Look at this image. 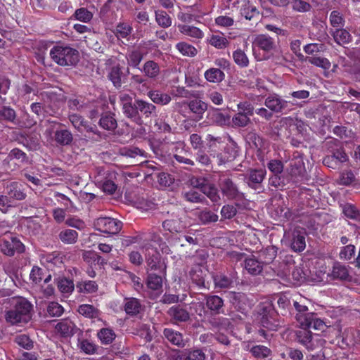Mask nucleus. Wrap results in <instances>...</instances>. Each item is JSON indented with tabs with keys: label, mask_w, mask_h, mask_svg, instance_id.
<instances>
[{
	"label": "nucleus",
	"mask_w": 360,
	"mask_h": 360,
	"mask_svg": "<svg viewBox=\"0 0 360 360\" xmlns=\"http://www.w3.org/2000/svg\"><path fill=\"white\" fill-rule=\"evenodd\" d=\"M11 303L13 308L6 312V321L13 325L27 321L32 308L31 303L23 297H13Z\"/></svg>",
	"instance_id": "f257e3e1"
},
{
	"label": "nucleus",
	"mask_w": 360,
	"mask_h": 360,
	"mask_svg": "<svg viewBox=\"0 0 360 360\" xmlns=\"http://www.w3.org/2000/svg\"><path fill=\"white\" fill-rule=\"evenodd\" d=\"M51 59L61 66L75 65L79 61V52L70 46H55L50 51Z\"/></svg>",
	"instance_id": "f03ea898"
},
{
	"label": "nucleus",
	"mask_w": 360,
	"mask_h": 360,
	"mask_svg": "<svg viewBox=\"0 0 360 360\" xmlns=\"http://www.w3.org/2000/svg\"><path fill=\"white\" fill-rule=\"evenodd\" d=\"M156 115V107L151 103L142 99H136L134 102L133 111L131 112L128 118L139 125L143 122L142 116L149 118Z\"/></svg>",
	"instance_id": "7ed1b4c3"
},
{
	"label": "nucleus",
	"mask_w": 360,
	"mask_h": 360,
	"mask_svg": "<svg viewBox=\"0 0 360 360\" xmlns=\"http://www.w3.org/2000/svg\"><path fill=\"white\" fill-rule=\"evenodd\" d=\"M219 186L221 193L229 200H238L243 197L238 185L226 174L221 173L219 178Z\"/></svg>",
	"instance_id": "20e7f679"
},
{
	"label": "nucleus",
	"mask_w": 360,
	"mask_h": 360,
	"mask_svg": "<svg viewBox=\"0 0 360 360\" xmlns=\"http://www.w3.org/2000/svg\"><path fill=\"white\" fill-rule=\"evenodd\" d=\"M0 250L4 255L12 257L15 253L23 252L25 246L16 237L9 234L0 239Z\"/></svg>",
	"instance_id": "39448f33"
},
{
	"label": "nucleus",
	"mask_w": 360,
	"mask_h": 360,
	"mask_svg": "<svg viewBox=\"0 0 360 360\" xmlns=\"http://www.w3.org/2000/svg\"><path fill=\"white\" fill-rule=\"evenodd\" d=\"M266 175L264 168H250L244 175V182L252 189L258 190L262 188V182Z\"/></svg>",
	"instance_id": "423d86ee"
},
{
	"label": "nucleus",
	"mask_w": 360,
	"mask_h": 360,
	"mask_svg": "<svg viewBox=\"0 0 360 360\" xmlns=\"http://www.w3.org/2000/svg\"><path fill=\"white\" fill-rule=\"evenodd\" d=\"M94 225L98 231L109 234H117L122 226L120 221L110 217H99L94 221Z\"/></svg>",
	"instance_id": "0eeeda50"
},
{
	"label": "nucleus",
	"mask_w": 360,
	"mask_h": 360,
	"mask_svg": "<svg viewBox=\"0 0 360 360\" xmlns=\"http://www.w3.org/2000/svg\"><path fill=\"white\" fill-rule=\"evenodd\" d=\"M230 302L235 309L242 313H245L252 305V300L243 292H232L230 295Z\"/></svg>",
	"instance_id": "6e6552de"
},
{
	"label": "nucleus",
	"mask_w": 360,
	"mask_h": 360,
	"mask_svg": "<svg viewBox=\"0 0 360 360\" xmlns=\"http://www.w3.org/2000/svg\"><path fill=\"white\" fill-rule=\"evenodd\" d=\"M298 323L300 328H314L319 330H322L325 327L323 321L317 318L314 313L309 314L307 316L300 315L298 317Z\"/></svg>",
	"instance_id": "1a4fd4ad"
},
{
	"label": "nucleus",
	"mask_w": 360,
	"mask_h": 360,
	"mask_svg": "<svg viewBox=\"0 0 360 360\" xmlns=\"http://www.w3.org/2000/svg\"><path fill=\"white\" fill-rule=\"evenodd\" d=\"M264 105L272 112L279 113L287 108L288 102L277 94H271L265 98Z\"/></svg>",
	"instance_id": "9d476101"
},
{
	"label": "nucleus",
	"mask_w": 360,
	"mask_h": 360,
	"mask_svg": "<svg viewBox=\"0 0 360 360\" xmlns=\"http://www.w3.org/2000/svg\"><path fill=\"white\" fill-rule=\"evenodd\" d=\"M172 152L174 158L179 163L189 166L195 165V162L188 158L190 155V152L189 150L185 149L184 143H177L172 149Z\"/></svg>",
	"instance_id": "9b49d317"
},
{
	"label": "nucleus",
	"mask_w": 360,
	"mask_h": 360,
	"mask_svg": "<svg viewBox=\"0 0 360 360\" xmlns=\"http://www.w3.org/2000/svg\"><path fill=\"white\" fill-rule=\"evenodd\" d=\"M55 330L61 337L68 338L76 333L77 328L70 319H64L55 326Z\"/></svg>",
	"instance_id": "f8f14e48"
},
{
	"label": "nucleus",
	"mask_w": 360,
	"mask_h": 360,
	"mask_svg": "<svg viewBox=\"0 0 360 360\" xmlns=\"http://www.w3.org/2000/svg\"><path fill=\"white\" fill-rule=\"evenodd\" d=\"M306 231L304 229L295 228L292 233L291 248L295 252H302L305 249Z\"/></svg>",
	"instance_id": "ddd939ff"
},
{
	"label": "nucleus",
	"mask_w": 360,
	"mask_h": 360,
	"mask_svg": "<svg viewBox=\"0 0 360 360\" xmlns=\"http://www.w3.org/2000/svg\"><path fill=\"white\" fill-rule=\"evenodd\" d=\"M206 308L212 314L224 313V300L218 295H208L205 298Z\"/></svg>",
	"instance_id": "4468645a"
},
{
	"label": "nucleus",
	"mask_w": 360,
	"mask_h": 360,
	"mask_svg": "<svg viewBox=\"0 0 360 360\" xmlns=\"http://www.w3.org/2000/svg\"><path fill=\"white\" fill-rule=\"evenodd\" d=\"M163 337L172 345L178 347H184L186 341L181 333L171 328H166L163 330Z\"/></svg>",
	"instance_id": "2eb2a0df"
},
{
	"label": "nucleus",
	"mask_w": 360,
	"mask_h": 360,
	"mask_svg": "<svg viewBox=\"0 0 360 360\" xmlns=\"http://www.w3.org/2000/svg\"><path fill=\"white\" fill-rule=\"evenodd\" d=\"M129 74V68L127 69V73L124 74L122 72V68L119 65H117L110 69L108 73V77L112 82L115 87L120 88Z\"/></svg>",
	"instance_id": "dca6fc26"
},
{
	"label": "nucleus",
	"mask_w": 360,
	"mask_h": 360,
	"mask_svg": "<svg viewBox=\"0 0 360 360\" xmlns=\"http://www.w3.org/2000/svg\"><path fill=\"white\" fill-rule=\"evenodd\" d=\"M6 193L7 197L16 200H22L25 199L27 195L24 192L23 186L21 184L12 181L6 184Z\"/></svg>",
	"instance_id": "f3484780"
},
{
	"label": "nucleus",
	"mask_w": 360,
	"mask_h": 360,
	"mask_svg": "<svg viewBox=\"0 0 360 360\" xmlns=\"http://www.w3.org/2000/svg\"><path fill=\"white\" fill-rule=\"evenodd\" d=\"M167 314L176 323L186 322L190 319L189 312L181 305L172 306L169 309Z\"/></svg>",
	"instance_id": "a211bd4d"
},
{
	"label": "nucleus",
	"mask_w": 360,
	"mask_h": 360,
	"mask_svg": "<svg viewBox=\"0 0 360 360\" xmlns=\"http://www.w3.org/2000/svg\"><path fill=\"white\" fill-rule=\"evenodd\" d=\"M162 226L165 231H168L172 233H181L186 228L185 224L178 216H174L172 219L165 220Z\"/></svg>",
	"instance_id": "6ab92c4d"
},
{
	"label": "nucleus",
	"mask_w": 360,
	"mask_h": 360,
	"mask_svg": "<svg viewBox=\"0 0 360 360\" xmlns=\"http://www.w3.org/2000/svg\"><path fill=\"white\" fill-rule=\"evenodd\" d=\"M329 276H331L333 279H338L342 281H349L351 278L349 272V266L340 262H335L333 264Z\"/></svg>",
	"instance_id": "aec40b11"
},
{
	"label": "nucleus",
	"mask_w": 360,
	"mask_h": 360,
	"mask_svg": "<svg viewBox=\"0 0 360 360\" xmlns=\"http://www.w3.org/2000/svg\"><path fill=\"white\" fill-rule=\"evenodd\" d=\"M253 45L265 51H270L274 48V40L268 35L259 34L255 37Z\"/></svg>",
	"instance_id": "412c9836"
},
{
	"label": "nucleus",
	"mask_w": 360,
	"mask_h": 360,
	"mask_svg": "<svg viewBox=\"0 0 360 360\" xmlns=\"http://www.w3.org/2000/svg\"><path fill=\"white\" fill-rule=\"evenodd\" d=\"M143 56L144 54L139 48H134L133 49L129 50L126 55L128 65L138 68Z\"/></svg>",
	"instance_id": "4be33fe9"
},
{
	"label": "nucleus",
	"mask_w": 360,
	"mask_h": 360,
	"mask_svg": "<svg viewBox=\"0 0 360 360\" xmlns=\"http://www.w3.org/2000/svg\"><path fill=\"white\" fill-rule=\"evenodd\" d=\"M146 250L147 252L146 253V259L148 268L150 270L158 269L160 267V258L159 253L152 248H148Z\"/></svg>",
	"instance_id": "5701e85b"
},
{
	"label": "nucleus",
	"mask_w": 360,
	"mask_h": 360,
	"mask_svg": "<svg viewBox=\"0 0 360 360\" xmlns=\"http://www.w3.org/2000/svg\"><path fill=\"white\" fill-rule=\"evenodd\" d=\"M124 311L131 316H135L140 313L142 309V305L140 301L134 297H128L124 299Z\"/></svg>",
	"instance_id": "b1692460"
},
{
	"label": "nucleus",
	"mask_w": 360,
	"mask_h": 360,
	"mask_svg": "<svg viewBox=\"0 0 360 360\" xmlns=\"http://www.w3.org/2000/svg\"><path fill=\"white\" fill-rule=\"evenodd\" d=\"M147 96L155 104L165 105L168 104L171 100V96L160 90H151L147 94Z\"/></svg>",
	"instance_id": "393cba45"
},
{
	"label": "nucleus",
	"mask_w": 360,
	"mask_h": 360,
	"mask_svg": "<svg viewBox=\"0 0 360 360\" xmlns=\"http://www.w3.org/2000/svg\"><path fill=\"white\" fill-rule=\"evenodd\" d=\"M290 174L292 176L301 175L304 169L303 158L300 155L295 156L290 162Z\"/></svg>",
	"instance_id": "a878e982"
},
{
	"label": "nucleus",
	"mask_w": 360,
	"mask_h": 360,
	"mask_svg": "<svg viewBox=\"0 0 360 360\" xmlns=\"http://www.w3.org/2000/svg\"><path fill=\"white\" fill-rule=\"evenodd\" d=\"M277 255V248L275 246H268L259 252V257L262 264L271 263Z\"/></svg>",
	"instance_id": "bb28decb"
},
{
	"label": "nucleus",
	"mask_w": 360,
	"mask_h": 360,
	"mask_svg": "<svg viewBox=\"0 0 360 360\" xmlns=\"http://www.w3.org/2000/svg\"><path fill=\"white\" fill-rule=\"evenodd\" d=\"M302 329L297 332L298 342L305 346L308 349H313L314 345L311 343L313 337L311 331L308 328H301Z\"/></svg>",
	"instance_id": "cd10ccee"
},
{
	"label": "nucleus",
	"mask_w": 360,
	"mask_h": 360,
	"mask_svg": "<svg viewBox=\"0 0 360 360\" xmlns=\"http://www.w3.org/2000/svg\"><path fill=\"white\" fill-rule=\"evenodd\" d=\"M0 117L6 121L18 124L20 127H23L25 126L21 122L16 120V112L9 106L4 105L0 107Z\"/></svg>",
	"instance_id": "c85d7f7f"
},
{
	"label": "nucleus",
	"mask_w": 360,
	"mask_h": 360,
	"mask_svg": "<svg viewBox=\"0 0 360 360\" xmlns=\"http://www.w3.org/2000/svg\"><path fill=\"white\" fill-rule=\"evenodd\" d=\"M141 71L148 78L155 79L159 75L160 70L157 63L148 60L143 64Z\"/></svg>",
	"instance_id": "c756f323"
},
{
	"label": "nucleus",
	"mask_w": 360,
	"mask_h": 360,
	"mask_svg": "<svg viewBox=\"0 0 360 360\" xmlns=\"http://www.w3.org/2000/svg\"><path fill=\"white\" fill-rule=\"evenodd\" d=\"M178 28L181 34L190 37L202 39L204 37L203 32L195 26L188 25H179Z\"/></svg>",
	"instance_id": "7c9ffc66"
},
{
	"label": "nucleus",
	"mask_w": 360,
	"mask_h": 360,
	"mask_svg": "<svg viewBox=\"0 0 360 360\" xmlns=\"http://www.w3.org/2000/svg\"><path fill=\"white\" fill-rule=\"evenodd\" d=\"M245 269L252 275L259 274L263 269L262 263L254 257L247 258L245 260Z\"/></svg>",
	"instance_id": "2f4dec72"
},
{
	"label": "nucleus",
	"mask_w": 360,
	"mask_h": 360,
	"mask_svg": "<svg viewBox=\"0 0 360 360\" xmlns=\"http://www.w3.org/2000/svg\"><path fill=\"white\" fill-rule=\"evenodd\" d=\"M77 311L79 314L89 319H97L101 314L100 311L96 307L87 304L79 305Z\"/></svg>",
	"instance_id": "473e14b6"
},
{
	"label": "nucleus",
	"mask_w": 360,
	"mask_h": 360,
	"mask_svg": "<svg viewBox=\"0 0 360 360\" xmlns=\"http://www.w3.org/2000/svg\"><path fill=\"white\" fill-rule=\"evenodd\" d=\"M181 195L185 200L192 203H200L206 200L202 192L195 189H190L189 191H184Z\"/></svg>",
	"instance_id": "72a5a7b5"
},
{
	"label": "nucleus",
	"mask_w": 360,
	"mask_h": 360,
	"mask_svg": "<svg viewBox=\"0 0 360 360\" xmlns=\"http://www.w3.org/2000/svg\"><path fill=\"white\" fill-rule=\"evenodd\" d=\"M97 337L101 344L108 345L113 342L116 338V335L111 328H103L98 331Z\"/></svg>",
	"instance_id": "f704fd0d"
},
{
	"label": "nucleus",
	"mask_w": 360,
	"mask_h": 360,
	"mask_svg": "<svg viewBox=\"0 0 360 360\" xmlns=\"http://www.w3.org/2000/svg\"><path fill=\"white\" fill-rule=\"evenodd\" d=\"M119 99L122 106L123 113L128 117L131 112L133 111L132 97L127 93L122 92L119 96Z\"/></svg>",
	"instance_id": "c9c22d12"
},
{
	"label": "nucleus",
	"mask_w": 360,
	"mask_h": 360,
	"mask_svg": "<svg viewBox=\"0 0 360 360\" xmlns=\"http://www.w3.org/2000/svg\"><path fill=\"white\" fill-rule=\"evenodd\" d=\"M207 41L211 46L218 49H224L229 44V40L221 34H212Z\"/></svg>",
	"instance_id": "e433bc0d"
},
{
	"label": "nucleus",
	"mask_w": 360,
	"mask_h": 360,
	"mask_svg": "<svg viewBox=\"0 0 360 360\" xmlns=\"http://www.w3.org/2000/svg\"><path fill=\"white\" fill-rule=\"evenodd\" d=\"M58 238L65 244H74L77 241L78 233L73 229H63L59 233Z\"/></svg>",
	"instance_id": "4c0bfd02"
},
{
	"label": "nucleus",
	"mask_w": 360,
	"mask_h": 360,
	"mask_svg": "<svg viewBox=\"0 0 360 360\" xmlns=\"http://www.w3.org/2000/svg\"><path fill=\"white\" fill-rule=\"evenodd\" d=\"M54 136L55 141L62 146L69 145L73 140L72 133L68 129L56 130Z\"/></svg>",
	"instance_id": "58836bf2"
},
{
	"label": "nucleus",
	"mask_w": 360,
	"mask_h": 360,
	"mask_svg": "<svg viewBox=\"0 0 360 360\" xmlns=\"http://www.w3.org/2000/svg\"><path fill=\"white\" fill-rule=\"evenodd\" d=\"M99 125L106 130H114L117 128V124L114 115L111 113H105L102 115Z\"/></svg>",
	"instance_id": "ea45409f"
},
{
	"label": "nucleus",
	"mask_w": 360,
	"mask_h": 360,
	"mask_svg": "<svg viewBox=\"0 0 360 360\" xmlns=\"http://www.w3.org/2000/svg\"><path fill=\"white\" fill-rule=\"evenodd\" d=\"M205 355L200 349L185 351L179 355L175 360H205Z\"/></svg>",
	"instance_id": "a19ab883"
},
{
	"label": "nucleus",
	"mask_w": 360,
	"mask_h": 360,
	"mask_svg": "<svg viewBox=\"0 0 360 360\" xmlns=\"http://www.w3.org/2000/svg\"><path fill=\"white\" fill-rule=\"evenodd\" d=\"M205 79L213 83H219L221 82L225 77L224 73L219 68H210L205 72Z\"/></svg>",
	"instance_id": "79ce46f5"
},
{
	"label": "nucleus",
	"mask_w": 360,
	"mask_h": 360,
	"mask_svg": "<svg viewBox=\"0 0 360 360\" xmlns=\"http://www.w3.org/2000/svg\"><path fill=\"white\" fill-rule=\"evenodd\" d=\"M188 106L190 110L198 115L200 118L202 117V115L207 108V105L205 102L198 99L189 101Z\"/></svg>",
	"instance_id": "37998d69"
},
{
	"label": "nucleus",
	"mask_w": 360,
	"mask_h": 360,
	"mask_svg": "<svg viewBox=\"0 0 360 360\" xmlns=\"http://www.w3.org/2000/svg\"><path fill=\"white\" fill-rule=\"evenodd\" d=\"M333 38L340 45L349 43L352 39L350 33L345 29H337L333 32Z\"/></svg>",
	"instance_id": "c03bdc74"
},
{
	"label": "nucleus",
	"mask_w": 360,
	"mask_h": 360,
	"mask_svg": "<svg viewBox=\"0 0 360 360\" xmlns=\"http://www.w3.org/2000/svg\"><path fill=\"white\" fill-rule=\"evenodd\" d=\"M57 286L61 293L67 295L72 292L75 288L73 281L64 277L57 280Z\"/></svg>",
	"instance_id": "a18cd8bd"
},
{
	"label": "nucleus",
	"mask_w": 360,
	"mask_h": 360,
	"mask_svg": "<svg viewBox=\"0 0 360 360\" xmlns=\"http://www.w3.org/2000/svg\"><path fill=\"white\" fill-rule=\"evenodd\" d=\"M76 288L79 292L82 293H93L98 290L97 284L93 281L78 282L76 285Z\"/></svg>",
	"instance_id": "49530a36"
},
{
	"label": "nucleus",
	"mask_w": 360,
	"mask_h": 360,
	"mask_svg": "<svg viewBox=\"0 0 360 360\" xmlns=\"http://www.w3.org/2000/svg\"><path fill=\"white\" fill-rule=\"evenodd\" d=\"M145 152L137 147H123L119 150V154L122 156L134 158L137 156H144Z\"/></svg>",
	"instance_id": "de8ad7c7"
},
{
	"label": "nucleus",
	"mask_w": 360,
	"mask_h": 360,
	"mask_svg": "<svg viewBox=\"0 0 360 360\" xmlns=\"http://www.w3.org/2000/svg\"><path fill=\"white\" fill-rule=\"evenodd\" d=\"M233 59L236 65L240 68H246L249 65V59L246 53L238 49L233 52Z\"/></svg>",
	"instance_id": "09e8293b"
},
{
	"label": "nucleus",
	"mask_w": 360,
	"mask_h": 360,
	"mask_svg": "<svg viewBox=\"0 0 360 360\" xmlns=\"http://www.w3.org/2000/svg\"><path fill=\"white\" fill-rule=\"evenodd\" d=\"M176 49L184 56L194 57L197 55V49L186 42H179L176 45Z\"/></svg>",
	"instance_id": "8fccbe9b"
},
{
	"label": "nucleus",
	"mask_w": 360,
	"mask_h": 360,
	"mask_svg": "<svg viewBox=\"0 0 360 360\" xmlns=\"http://www.w3.org/2000/svg\"><path fill=\"white\" fill-rule=\"evenodd\" d=\"M276 314H268L267 316H257V320L259 321L261 325L271 330H275L278 324L276 323Z\"/></svg>",
	"instance_id": "3c124183"
},
{
	"label": "nucleus",
	"mask_w": 360,
	"mask_h": 360,
	"mask_svg": "<svg viewBox=\"0 0 360 360\" xmlns=\"http://www.w3.org/2000/svg\"><path fill=\"white\" fill-rule=\"evenodd\" d=\"M133 30L131 25L128 22H120L115 28V34L117 38L128 37Z\"/></svg>",
	"instance_id": "603ef678"
},
{
	"label": "nucleus",
	"mask_w": 360,
	"mask_h": 360,
	"mask_svg": "<svg viewBox=\"0 0 360 360\" xmlns=\"http://www.w3.org/2000/svg\"><path fill=\"white\" fill-rule=\"evenodd\" d=\"M247 141L252 144V148L260 150L264 146V140L256 132L250 131L247 134Z\"/></svg>",
	"instance_id": "864d4df0"
},
{
	"label": "nucleus",
	"mask_w": 360,
	"mask_h": 360,
	"mask_svg": "<svg viewBox=\"0 0 360 360\" xmlns=\"http://www.w3.org/2000/svg\"><path fill=\"white\" fill-rule=\"evenodd\" d=\"M356 252V248L354 245L349 244L341 248L339 252L340 259L349 261L354 258Z\"/></svg>",
	"instance_id": "5fc2aeb1"
},
{
	"label": "nucleus",
	"mask_w": 360,
	"mask_h": 360,
	"mask_svg": "<svg viewBox=\"0 0 360 360\" xmlns=\"http://www.w3.org/2000/svg\"><path fill=\"white\" fill-rule=\"evenodd\" d=\"M155 20L157 23L164 28L169 27L172 25L171 18L164 11H155Z\"/></svg>",
	"instance_id": "6e6d98bb"
},
{
	"label": "nucleus",
	"mask_w": 360,
	"mask_h": 360,
	"mask_svg": "<svg viewBox=\"0 0 360 360\" xmlns=\"http://www.w3.org/2000/svg\"><path fill=\"white\" fill-rule=\"evenodd\" d=\"M304 61L314 65L317 67L321 68L324 70H328L330 68V61L325 58L321 57H305Z\"/></svg>",
	"instance_id": "4d7b16f0"
},
{
	"label": "nucleus",
	"mask_w": 360,
	"mask_h": 360,
	"mask_svg": "<svg viewBox=\"0 0 360 360\" xmlns=\"http://www.w3.org/2000/svg\"><path fill=\"white\" fill-rule=\"evenodd\" d=\"M74 17L76 20L86 23L93 18V13L86 8H80L75 11Z\"/></svg>",
	"instance_id": "13d9d810"
},
{
	"label": "nucleus",
	"mask_w": 360,
	"mask_h": 360,
	"mask_svg": "<svg viewBox=\"0 0 360 360\" xmlns=\"http://www.w3.org/2000/svg\"><path fill=\"white\" fill-rule=\"evenodd\" d=\"M78 347L86 354H94L96 352L98 347L88 340H79Z\"/></svg>",
	"instance_id": "bf43d9fd"
},
{
	"label": "nucleus",
	"mask_w": 360,
	"mask_h": 360,
	"mask_svg": "<svg viewBox=\"0 0 360 360\" xmlns=\"http://www.w3.org/2000/svg\"><path fill=\"white\" fill-rule=\"evenodd\" d=\"M291 6L294 11L299 13H307L311 9V4L303 0H292Z\"/></svg>",
	"instance_id": "052dcab7"
},
{
	"label": "nucleus",
	"mask_w": 360,
	"mask_h": 360,
	"mask_svg": "<svg viewBox=\"0 0 360 360\" xmlns=\"http://www.w3.org/2000/svg\"><path fill=\"white\" fill-rule=\"evenodd\" d=\"M148 287L153 290H159L162 286V277L154 274H149L147 281Z\"/></svg>",
	"instance_id": "680f3d73"
},
{
	"label": "nucleus",
	"mask_w": 360,
	"mask_h": 360,
	"mask_svg": "<svg viewBox=\"0 0 360 360\" xmlns=\"http://www.w3.org/2000/svg\"><path fill=\"white\" fill-rule=\"evenodd\" d=\"M202 193L206 195L214 202H217L220 200L218 190L214 185L210 184L204 186Z\"/></svg>",
	"instance_id": "e2e57ef3"
},
{
	"label": "nucleus",
	"mask_w": 360,
	"mask_h": 360,
	"mask_svg": "<svg viewBox=\"0 0 360 360\" xmlns=\"http://www.w3.org/2000/svg\"><path fill=\"white\" fill-rule=\"evenodd\" d=\"M250 122V117L240 112L236 113L232 117V124L235 127H245Z\"/></svg>",
	"instance_id": "0e129e2a"
},
{
	"label": "nucleus",
	"mask_w": 360,
	"mask_h": 360,
	"mask_svg": "<svg viewBox=\"0 0 360 360\" xmlns=\"http://www.w3.org/2000/svg\"><path fill=\"white\" fill-rule=\"evenodd\" d=\"M198 218L203 224L216 222L218 220V215L210 210H203L199 213Z\"/></svg>",
	"instance_id": "69168bd1"
},
{
	"label": "nucleus",
	"mask_w": 360,
	"mask_h": 360,
	"mask_svg": "<svg viewBox=\"0 0 360 360\" xmlns=\"http://www.w3.org/2000/svg\"><path fill=\"white\" fill-rule=\"evenodd\" d=\"M241 14L247 19L251 20L259 15L257 8L249 3L243 5L241 9Z\"/></svg>",
	"instance_id": "338daca9"
},
{
	"label": "nucleus",
	"mask_w": 360,
	"mask_h": 360,
	"mask_svg": "<svg viewBox=\"0 0 360 360\" xmlns=\"http://www.w3.org/2000/svg\"><path fill=\"white\" fill-rule=\"evenodd\" d=\"M7 159H8L9 160L16 159L20 160L21 163H25L27 162L28 161L27 154L18 148L12 149L8 153Z\"/></svg>",
	"instance_id": "774afa93"
}]
</instances>
